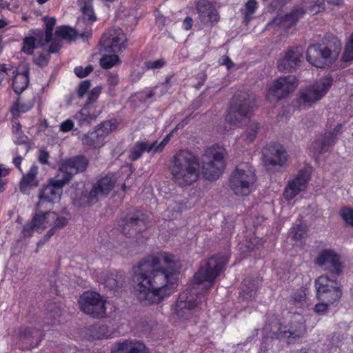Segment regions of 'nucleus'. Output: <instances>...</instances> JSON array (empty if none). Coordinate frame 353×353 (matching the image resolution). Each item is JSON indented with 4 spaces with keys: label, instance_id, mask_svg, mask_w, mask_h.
Here are the masks:
<instances>
[{
    "label": "nucleus",
    "instance_id": "obj_1",
    "mask_svg": "<svg viewBox=\"0 0 353 353\" xmlns=\"http://www.w3.org/2000/svg\"><path fill=\"white\" fill-rule=\"evenodd\" d=\"M115 182L114 176L106 175L90 188L85 185L72 184L68 190V194L74 207L89 208L105 197L114 187Z\"/></svg>",
    "mask_w": 353,
    "mask_h": 353
},
{
    "label": "nucleus",
    "instance_id": "obj_2",
    "mask_svg": "<svg viewBox=\"0 0 353 353\" xmlns=\"http://www.w3.org/2000/svg\"><path fill=\"white\" fill-rule=\"evenodd\" d=\"M180 269L174 256L160 252L156 254V303L172 294L175 289L174 274Z\"/></svg>",
    "mask_w": 353,
    "mask_h": 353
},
{
    "label": "nucleus",
    "instance_id": "obj_3",
    "mask_svg": "<svg viewBox=\"0 0 353 353\" xmlns=\"http://www.w3.org/2000/svg\"><path fill=\"white\" fill-rule=\"evenodd\" d=\"M170 172L177 185L181 188L190 186L199 178V159L189 150H179L171 159Z\"/></svg>",
    "mask_w": 353,
    "mask_h": 353
},
{
    "label": "nucleus",
    "instance_id": "obj_4",
    "mask_svg": "<svg viewBox=\"0 0 353 353\" xmlns=\"http://www.w3.org/2000/svg\"><path fill=\"white\" fill-rule=\"evenodd\" d=\"M306 330L303 317L300 314H294L288 326L282 325L276 318L271 317L266 321L263 335L266 339H283L292 343L303 338Z\"/></svg>",
    "mask_w": 353,
    "mask_h": 353
},
{
    "label": "nucleus",
    "instance_id": "obj_5",
    "mask_svg": "<svg viewBox=\"0 0 353 353\" xmlns=\"http://www.w3.org/2000/svg\"><path fill=\"white\" fill-rule=\"evenodd\" d=\"M138 268L139 273L134 278L137 297L145 305L152 304L154 300V256L144 258L139 262Z\"/></svg>",
    "mask_w": 353,
    "mask_h": 353
},
{
    "label": "nucleus",
    "instance_id": "obj_6",
    "mask_svg": "<svg viewBox=\"0 0 353 353\" xmlns=\"http://www.w3.org/2000/svg\"><path fill=\"white\" fill-rule=\"evenodd\" d=\"M341 51V43L337 41L324 40L322 43L310 45L306 59L314 66L323 68L335 61Z\"/></svg>",
    "mask_w": 353,
    "mask_h": 353
},
{
    "label": "nucleus",
    "instance_id": "obj_7",
    "mask_svg": "<svg viewBox=\"0 0 353 353\" xmlns=\"http://www.w3.org/2000/svg\"><path fill=\"white\" fill-rule=\"evenodd\" d=\"M256 176L254 168L248 163L239 164L229 179L230 190L236 196L249 195L255 188Z\"/></svg>",
    "mask_w": 353,
    "mask_h": 353
},
{
    "label": "nucleus",
    "instance_id": "obj_8",
    "mask_svg": "<svg viewBox=\"0 0 353 353\" xmlns=\"http://www.w3.org/2000/svg\"><path fill=\"white\" fill-rule=\"evenodd\" d=\"M255 106L254 97L248 92L239 94L236 101L231 105L225 117L226 122L232 127L238 126L252 115Z\"/></svg>",
    "mask_w": 353,
    "mask_h": 353
},
{
    "label": "nucleus",
    "instance_id": "obj_9",
    "mask_svg": "<svg viewBox=\"0 0 353 353\" xmlns=\"http://www.w3.org/2000/svg\"><path fill=\"white\" fill-rule=\"evenodd\" d=\"M225 150L212 147L205 154L203 159L202 172L209 181L216 180L225 169Z\"/></svg>",
    "mask_w": 353,
    "mask_h": 353
},
{
    "label": "nucleus",
    "instance_id": "obj_10",
    "mask_svg": "<svg viewBox=\"0 0 353 353\" xmlns=\"http://www.w3.org/2000/svg\"><path fill=\"white\" fill-rule=\"evenodd\" d=\"M65 184L67 183L61 177L60 174L49 179L48 183L39 190V201L36 205L37 208H46L48 205L50 207L59 201L63 192V187Z\"/></svg>",
    "mask_w": 353,
    "mask_h": 353
},
{
    "label": "nucleus",
    "instance_id": "obj_11",
    "mask_svg": "<svg viewBox=\"0 0 353 353\" xmlns=\"http://www.w3.org/2000/svg\"><path fill=\"white\" fill-rule=\"evenodd\" d=\"M299 81L294 75L279 77L276 79L268 90L267 97L270 102H277L287 98L295 91Z\"/></svg>",
    "mask_w": 353,
    "mask_h": 353
},
{
    "label": "nucleus",
    "instance_id": "obj_12",
    "mask_svg": "<svg viewBox=\"0 0 353 353\" xmlns=\"http://www.w3.org/2000/svg\"><path fill=\"white\" fill-rule=\"evenodd\" d=\"M148 216L141 211L134 210L125 215L119 221V226L125 235L136 236L148 228Z\"/></svg>",
    "mask_w": 353,
    "mask_h": 353
},
{
    "label": "nucleus",
    "instance_id": "obj_13",
    "mask_svg": "<svg viewBox=\"0 0 353 353\" xmlns=\"http://www.w3.org/2000/svg\"><path fill=\"white\" fill-rule=\"evenodd\" d=\"M81 310L94 318H103L105 314V302L95 292H85L79 299Z\"/></svg>",
    "mask_w": 353,
    "mask_h": 353
},
{
    "label": "nucleus",
    "instance_id": "obj_14",
    "mask_svg": "<svg viewBox=\"0 0 353 353\" xmlns=\"http://www.w3.org/2000/svg\"><path fill=\"white\" fill-rule=\"evenodd\" d=\"M303 59V50L296 46L281 52L277 60V68L282 72H292L300 65Z\"/></svg>",
    "mask_w": 353,
    "mask_h": 353
},
{
    "label": "nucleus",
    "instance_id": "obj_15",
    "mask_svg": "<svg viewBox=\"0 0 353 353\" xmlns=\"http://www.w3.org/2000/svg\"><path fill=\"white\" fill-rule=\"evenodd\" d=\"M126 40L123 30L114 27L103 34L99 44L105 52L117 53L125 48Z\"/></svg>",
    "mask_w": 353,
    "mask_h": 353
},
{
    "label": "nucleus",
    "instance_id": "obj_16",
    "mask_svg": "<svg viewBox=\"0 0 353 353\" xmlns=\"http://www.w3.org/2000/svg\"><path fill=\"white\" fill-rule=\"evenodd\" d=\"M224 265L223 259L221 256H212L207 261L205 265L201 267L194 274V281L199 284L206 281L213 283L218 276Z\"/></svg>",
    "mask_w": 353,
    "mask_h": 353
},
{
    "label": "nucleus",
    "instance_id": "obj_17",
    "mask_svg": "<svg viewBox=\"0 0 353 353\" xmlns=\"http://www.w3.org/2000/svg\"><path fill=\"white\" fill-rule=\"evenodd\" d=\"M333 79L327 75L320 79L312 85L303 90L300 94V100L304 103H313L320 100L332 85Z\"/></svg>",
    "mask_w": 353,
    "mask_h": 353
},
{
    "label": "nucleus",
    "instance_id": "obj_18",
    "mask_svg": "<svg viewBox=\"0 0 353 353\" xmlns=\"http://www.w3.org/2000/svg\"><path fill=\"white\" fill-rule=\"evenodd\" d=\"M88 165V160L82 155L75 156L61 162L59 171L61 177L68 183L72 176L84 172Z\"/></svg>",
    "mask_w": 353,
    "mask_h": 353
},
{
    "label": "nucleus",
    "instance_id": "obj_19",
    "mask_svg": "<svg viewBox=\"0 0 353 353\" xmlns=\"http://www.w3.org/2000/svg\"><path fill=\"white\" fill-rule=\"evenodd\" d=\"M197 305L198 302L194 294L186 290L179 296L175 305V313L180 319L188 320L192 316Z\"/></svg>",
    "mask_w": 353,
    "mask_h": 353
},
{
    "label": "nucleus",
    "instance_id": "obj_20",
    "mask_svg": "<svg viewBox=\"0 0 353 353\" xmlns=\"http://www.w3.org/2000/svg\"><path fill=\"white\" fill-rule=\"evenodd\" d=\"M310 178V172L306 169L299 171L295 177L290 181L285 188L284 196L287 200H291L304 190Z\"/></svg>",
    "mask_w": 353,
    "mask_h": 353
},
{
    "label": "nucleus",
    "instance_id": "obj_21",
    "mask_svg": "<svg viewBox=\"0 0 353 353\" xmlns=\"http://www.w3.org/2000/svg\"><path fill=\"white\" fill-rule=\"evenodd\" d=\"M263 162L266 167L283 166L288 161L286 150L281 145H273L263 150Z\"/></svg>",
    "mask_w": 353,
    "mask_h": 353
},
{
    "label": "nucleus",
    "instance_id": "obj_22",
    "mask_svg": "<svg viewBox=\"0 0 353 353\" xmlns=\"http://www.w3.org/2000/svg\"><path fill=\"white\" fill-rule=\"evenodd\" d=\"M316 261L320 267L337 276L342 272L339 256L333 250H325L322 251L319 253Z\"/></svg>",
    "mask_w": 353,
    "mask_h": 353
},
{
    "label": "nucleus",
    "instance_id": "obj_23",
    "mask_svg": "<svg viewBox=\"0 0 353 353\" xmlns=\"http://www.w3.org/2000/svg\"><path fill=\"white\" fill-rule=\"evenodd\" d=\"M200 21L203 23L216 22L219 14L214 6L208 0H199L195 3Z\"/></svg>",
    "mask_w": 353,
    "mask_h": 353
},
{
    "label": "nucleus",
    "instance_id": "obj_24",
    "mask_svg": "<svg viewBox=\"0 0 353 353\" xmlns=\"http://www.w3.org/2000/svg\"><path fill=\"white\" fill-rule=\"evenodd\" d=\"M111 353H148L145 345L137 341L124 340L114 343Z\"/></svg>",
    "mask_w": 353,
    "mask_h": 353
},
{
    "label": "nucleus",
    "instance_id": "obj_25",
    "mask_svg": "<svg viewBox=\"0 0 353 353\" xmlns=\"http://www.w3.org/2000/svg\"><path fill=\"white\" fill-rule=\"evenodd\" d=\"M99 279L106 288L114 292L123 288L124 284V276L117 272H102Z\"/></svg>",
    "mask_w": 353,
    "mask_h": 353
},
{
    "label": "nucleus",
    "instance_id": "obj_26",
    "mask_svg": "<svg viewBox=\"0 0 353 353\" xmlns=\"http://www.w3.org/2000/svg\"><path fill=\"white\" fill-rule=\"evenodd\" d=\"M19 336L21 340H28L30 341V349L36 347L39 345L41 341L43 339V332L34 327H21L19 332Z\"/></svg>",
    "mask_w": 353,
    "mask_h": 353
},
{
    "label": "nucleus",
    "instance_id": "obj_27",
    "mask_svg": "<svg viewBox=\"0 0 353 353\" xmlns=\"http://www.w3.org/2000/svg\"><path fill=\"white\" fill-rule=\"evenodd\" d=\"M38 167L32 165L26 174H24L19 183L20 191L23 194H28L30 189L39 185V181L37 178Z\"/></svg>",
    "mask_w": 353,
    "mask_h": 353
},
{
    "label": "nucleus",
    "instance_id": "obj_28",
    "mask_svg": "<svg viewBox=\"0 0 353 353\" xmlns=\"http://www.w3.org/2000/svg\"><path fill=\"white\" fill-rule=\"evenodd\" d=\"M51 213L50 208L39 209L36 206V213L32 220L37 230L41 232L46 228L48 225H51V218H50V214Z\"/></svg>",
    "mask_w": 353,
    "mask_h": 353
},
{
    "label": "nucleus",
    "instance_id": "obj_29",
    "mask_svg": "<svg viewBox=\"0 0 353 353\" xmlns=\"http://www.w3.org/2000/svg\"><path fill=\"white\" fill-rule=\"evenodd\" d=\"M307 289L301 287L294 290L290 296V303L299 308H303L307 305Z\"/></svg>",
    "mask_w": 353,
    "mask_h": 353
},
{
    "label": "nucleus",
    "instance_id": "obj_30",
    "mask_svg": "<svg viewBox=\"0 0 353 353\" xmlns=\"http://www.w3.org/2000/svg\"><path fill=\"white\" fill-rule=\"evenodd\" d=\"M29 69L25 68L21 72H17L13 79L12 87L14 91L17 93H21L28 85L29 83Z\"/></svg>",
    "mask_w": 353,
    "mask_h": 353
},
{
    "label": "nucleus",
    "instance_id": "obj_31",
    "mask_svg": "<svg viewBox=\"0 0 353 353\" xmlns=\"http://www.w3.org/2000/svg\"><path fill=\"white\" fill-rule=\"evenodd\" d=\"M341 296L342 290L339 283L323 293H316V298L319 300L330 304L339 301Z\"/></svg>",
    "mask_w": 353,
    "mask_h": 353
},
{
    "label": "nucleus",
    "instance_id": "obj_32",
    "mask_svg": "<svg viewBox=\"0 0 353 353\" xmlns=\"http://www.w3.org/2000/svg\"><path fill=\"white\" fill-rule=\"evenodd\" d=\"M154 147V142L149 143L148 141H139L131 148L129 159L135 161L140 158L143 152H150Z\"/></svg>",
    "mask_w": 353,
    "mask_h": 353
},
{
    "label": "nucleus",
    "instance_id": "obj_33",
    "mask_svg": "<svg viewBox=\"0 0 353 353\" xmlns=\"http://www.w3.org/2000/svg\"><path fill=\"white\" fill-rule=\"evenodd\" d=\"M61 308L59 305L55 303H50L46 307V320L44 321V325H55L59 322L61 316Z\"/></svg>",
    "mask_w": 353,
    "mask_h": 353
},
{
    "label": "nucleus",
    "instance_id": "obj_34",
    "mask_svg": "<svg viewBox=\"0 0 353 353\" xmlns=\"http://www.w3.org/2000/svg\"><path fill=\"white\" fill-rule=\"evenodd\" d=\"M338 284L336 280L330 278L327 274L321 275L315 281L316 293H323Z\"/></svg>",
    "mask_w": 353,
    "mask_h": 353
},
{
    "label": "nucleus",
    "instance_id": "obj_35",
    "mask_svg": "<svg viewBox=\"0 0 353 353\" xmlns=\"http://www.w3.org/2000/svg\"><path fill=\"white\" fill-rule=\"evenodd\" d=\"M82 12V19L86 23H92L96 21L97 17L94 14L90 1H82L80 3Z\"/></svg>",
    "mask_w": 353,
    "mask_h": 353
},
{
    "label": "nucleus",
    "instance_id": "obj_36",
    "mask_svg": "<svg viewBox=\"0 0 353 353\" xmlns=\"http://www.w3.org/2000/svg\"><path fill=\"white\" fill-rule=\"evenodd\" d=\"M257 284L255 280L246 279L241 283V294L243 299H248L254 296Z\"/></svg>",
    "mask_w": 353,
    "mask_h": 353
},
{
    "label": "nucleus",
    "instance_id": "obj_37",
    "mask_svg": "<svg viewBox=\"0 0 353 353\" xmlns=\"http://www.w3.org/2000/svg\"><path fill=\"white\" fill-rule=\"evenodd\" d=\"M56 37L68 41H74L77 37V32L74 29L68 26L59 27L55 32Z\"/></svg>",
    "mask_w": 353,
    "mask_h": 353
},
{
    "label": "nucleus",
    "instance_id": "obj_38",
    "mask_svg": "<svg viewBox=\"0 0 353 353\" xmlns=\"http://www.w3.org/2000/svg\"><path fill=\"white\" fill-rule=\"evenodd\" d=\"M304 14L305 11L301 8L293 10L290 13L285 16L283 20V25L286 28L291 27L292 25L295 24Z\"/></svg>",
    "mask_w": 353,
    "mask_h": 353
},
{
    "label": "nucleus",
    "instance_id": "obj_39",
    "mask_svg": "<svg viewBox=\"0 0 353 353\" xmlns=\"http://www.w3.org/2000/svg\"><path fill=\"white\" fill-rule=\"evenodd\" d=\"M187 205L183 201H171L168 209L170 219H176L183 211L187 210Z\"/></svg>",
    "mask_w": 353,
    "mask_h": 353
},
{
    "label": "nucleus",
    "instance_id": "obj_40",
    "mask_svg": "<svg viewBox=\"0 0 353 353\" xmlns=\"http://www.w3.org/2000/svg\"><path fill=\"white\" fill-rule=\"evenodd\" d=\"M259 132V124L255 121H251L250 125L246 129L243 139L246 144H250L254 142Z\"/></svg>",
    "mask_w": 353,
    "mask_h": 353
},
{
    "label": "nucleus",
    "instance_id": "obj_41",
    "mask_svg": "<svg viewBox=\"0 0 353 353\" xmlns=\"http://www.w3.org/2000/svg\"><path fill=\"white\" fill-rule=\"evenodd\" d=\"M111 334L109 327L105 325L95 326L91 330V335L94 339H108Z\"/></svg>",
    "mask_w": 353,
    "mask_h": 353
},
{
    "label": "nucleus",
    "instance_id": "obj_42",
    "mask_svg": "<svg viewBox=\"0 0 353 353\" xmlns=\"http://www.w3.org/2000/svg\"><path fill=\"white\" fill-rule=\"evenodd\" d=\"M82 142L83 145L94 148H99L103 145L101 140L97 137L96 132L94 131L85 134L82 139Z\"/></svg>",
    "mask_w": 353,
    "mask_h": 353
},
{
    "label": "nucleus",
    "instance_id": "obj_43",
    "mask_svg": "<svg viewBox=\"0 0 353 353\" xmlns=\"http://www.w3.org/2000/svg\"><path fill=\"white\" fill-rule=\"evenodd\" d=\"M89 108L88 104H85L81 111L75 114L74 119L79 121L80 125L89 123L92 119L89 111Z\"/></svg>",
    "mask_w": 353,
    "mask_h": 353
},
{
    "label": "nucleus",
    "instance_id": "obj_44",
    "mask_svg": "<svg viewBox=\"0 0 353 353\" xmlns=\"http://www.w3.org/2000/svg\"><path fill=\"white\" fill-rule=\"evenodd\" d=\"M50 216V218H51V225L53 224L52 227L56 230L61 229L65 227L68 223L67 218L59 216L54 212H52Z\"/></svg>",
    "mask_w": 353,
    "mask_h": 353
},
{
    "label": "nucleus",
    "instance_id": "obj_45",
    "mask_svg": "<svg viewBox=\"0 0 353 353\" xmlns=\"http://www.w3.org/2000/svg\"><path fill=\"white\" fill-rule=\"evenodd\" d=\"M35 48L36 39L34 37H28L23 39L22 52L28 55H32Z\"/></svg>",
    "mask_w": 353,
    "mask_h": 353
},
{
    "label": "nucleus",
    "instance_id": "obj_46",
    "mask_svg": "<svg viewBox=\"0 0 353 353\" xmlns=\"http://www.w3.org/2000/svg\"><path fill=\"white\" fill-rule=\"evenodd\" d=\"M119 61V57L116 54L104 55L100 59V65L104 69L113 67Z\"/></svg>",
    "mask_w": 353,
    "mask_h": 353
},
{
    "label": "nucleus",
    "instance_id": "obj_47",
    "mask_svg": "<svg viewBox=\"0 0 353 353\" xmlns=\"http://www.w3.org/2000/svg\"><path fill=\"white\" fill-rule=\"evenodd\" d=\"M306 225L304 224L296 225L295 226H293L290 230V232L294 240H299L304 238L306 235Z\"/></svg>",
    "mask_w": 353,
    "mask_h": 353
},
{
    "label": "nucleus",
    "instance_id": "obj_48",
    "mask_svg": "<svg viewBox=\"0 0 353 353\" xmlns=\"http://www.w3.org/2000/svg\"><path fill=\"white\" fill-rule=\"evenodd\" d=\"M34 37L37 41V44L41 48H43L47 43L52 41V39L47 38V33L41 30H35L33 31Z\"/></svg>",
    "mask_w": 353,
    "mask_h": 353
},
{
    "label": "nucleus",
    "instance_id": "obj_49",
    "mask_svg": "<svg viewBox=\"0 0 353 353\" xmlns=\"http://www.w3.org/2000/svg\"><path fill=\"white\" fill-rule=\"evenodd\" d=\"M343 59L345 62L353 60V33L345 46Z\"/></svg>",
    "mask_w": 353,
    "mask_h": 353
},
{
    "label": "nucleus",
    "instance_id": "obj_50",
    "mask_svg": "<svg viewBox=\"0 0 353 353\" xmlns=\"http://www.w3.org/2000/svg\"><path fill=\"white\" fill-rule=\"evenodd\" d=\"M258 3L256 0H248L245 3V19L248 21L252 15L255 12L257 8Z\"/></svg>",
    "mask_w": 353,
    "mask_h": 353
},
{
    "label": "nucleus",
    "instance_id": "obj_51",
    "mask_svg": "<svg viewBox=\"0 0 353 353\" xmlns=\"http://www.w3.org/2000/svg\"><path fill=\"white\" fill-rule=\"evenodd\" d=\"M46 25V31L47 33V38H52V30L56 23V19L54 17H44L43 19Z\"/></svg>",
    "mask_w": 353,
    "mask_h": 353
},
{
    "label": "nucleus",
    "instance_id": "obj_52",
    "mask_svg": "<svg viewBox=\"0 0 353 353\" xmlns=\"http://www.w3.org/2000/svg\"><path fill=\"white\" fill-rule=\"evenodd\" d=\"M340 214L343 221L348 225L353 227V210L346 208L341 210Z\"/></svg>",
    "mask_w": 353,
    "mask_h": 353
},
{
    "label": "nucleus",
    "instance_id": "obj_53",
    "mask_svg": "<svg viewBox=\"0 0 353 353\" xmlns=\"http://www.w3.org/2000/svg\"><path fill=\"white\" fill-rule=\"evenodd\" d=\"M101 92V86H97L94 88L90 92H88V101L85 104H88V106H90V104L95 102L98 99L99 96L100 95Z\"/></svg>",
    "mask_w": 353,
    "mask_h": 353
},
{
    "label": "nucleus",
    "instance_id": "obj_54",
    "mask_svg": "<svg viewBox=\"0 0 353 353\" xmlns=\"http://www.w3.org/2000/svg\"><path fill=\"white\" fill-rule=\"evenodd\" d=\"M93 70V67L92 65H88L85 68H83L81 66L76 67L74 70V73L79 78H83L88 76L90 73H91Z\"/></svg>",
    "mask_w": 353,
    "mask_h": 353
},
{
    "label": "nucleus",
    "instance_id": "obj_55",
    "mask_svg": "<svg viewBox=\"0 0 353 353\" xmlns=\"http://www.w3.org/2000/svg\"><path fill=\"white\" fill-rule=\"evenodd\" d=\"M91 85L90 81L85 80L81 82L77 88V95L79 98H82L87 92Z\"/></svg>",
    "mask_w": 353,
    "mask_h": 353
},
{
    "label": "nucleus",
    "instance_id": "obj_56",
    "mask_svg": "<svg viewBox=\"0 0 353 353\" xmlns=\"http://www.w3.org/2000/svg\"><path fill=\"white\" fill-rule=\"evenodd\" d=\"M312 5L310 10L312 12L318 13L324 9L325 0H311Z\"/></svg>",
    "mask_w": 353,
    "mask_h": 353
},
{
    "label": "nucleus",
    "instance_id": "obj_57",
    "mask_svg": "<svg viewBox=\"0 0 353 353\" xmlns=\"http://www.w3.org/2000/svg\"><path fill=\"white\" fill-rule=\"evenodd\" d=\"M34 230H37L36 227H34V224L32 220H31L30 223H27L23 226L21 233L23 236H30L32 235Z\"/></svg>",
    "mask_w": 353,
    "mask_h": 353
},
{
    "label": "nucleus",
    "instance_id": "obj_58",
    "mask_svg": "<svg viewBox=\"0 0 353 353\" xmlns=\"http://www.w3.org/2000/svg\"><path fill=\"white\" fill-rule=\"evenodd\" d=\"M62 46L61 41L59 38H56L53 40L48 48L49 53H57L61 49Z\"/></svg>",
    "mask_w": 353,
    "mask_h": 353
},
{
    "label": "nucleus",
    "instance_id": "obj_59",
    "mask_svg": "<svg viewBox=\"0 0 353 353\" xmlns=\"http://www.w3.org/2000/svg\"><path fill=\"white\" fill-rule=\"evenodd\" d=\"M49 59H50L49 54H44L43 53H41L38 56V57H37L34 59V63L41 67H43L48 64V63L49 61Z\"/></svg>",
    "mask_w": 353,
    "mask_h": 353
},
{
    "label": "nucleus",
    "instance_id": "obj_60",
    "mask_svg": "<svg viewBox=\"0 0 353 353\" xmlns=\"http://www.w3.org/2000/svg\"><path fill=\"white\" fill-rule=\"evenodd\" d=\"M330 303L323 301L314 305V310L317 314H324L328 309Z\"/></svg>",
    "mask_w": 353,
    "mask_h": 353
},
{
    "label": "nucleus",
    "instance_id": "obj_61",
    "mask_svg": "<svg viewBox=\"0 0 353 353\" xmlns=\"http://www.w3.org/2000/svg\"><path fill=\"white\" fill-rule=\"evenodd\" d=\"M101 128H103V132L108 135L115 128V124L112 123L110 121H106L101 123Z\"/></svg>",
    "mask_w": 353,
    "mask_h": 353
},
{
    "label": "nucleus",
    "instance_id": "obj_62",
    "mask_svg": "<svg viewBox=\"0 0 353 353\" xmlns=\"http://www.w3.org/2000/svg\"><path fill=\"white\" fill-rule=\"evenodd\" d=\"M74 123L72 120L67 119L66 121L62 122L60 125V130L62 132H68L73 128Z\"/></svg>",
    "mask_w": 353,
    "mask_h": 353
},
{
    "label": "nucleus",
    "instance_id": "obj_63",
    "mask_svg": "<svg viewBox=\"0 0 353 353\" xmlns=\"http://www.w3.org/2000/svg\"><path fill=\"white\" fill-rule=\"evenodd\" d=\"M49 152L45 149H41L39 154V161L41 164L48 163Z\"/></svg>",
    "mask_w": 353,
    "mask_h": 353
},
{
    "label": "nucleus",
    "instance_id": "obj_64",
    "mask_svg": "<svg viewBox=\"0 0 353 353\" xmlns=\"http://www.w3.org/2000/svg\"><path fill=\"white\" fill-rule=\"evenodd\" d=\"M171 137H172V133H169L168 134H167L165 137V138L163 139V141L157 146H156V152H161L163 150L165 146L170 141Z\"/></svg>",
    "mask_w": 353,
    "mask_h": 353
}]
</instances>
